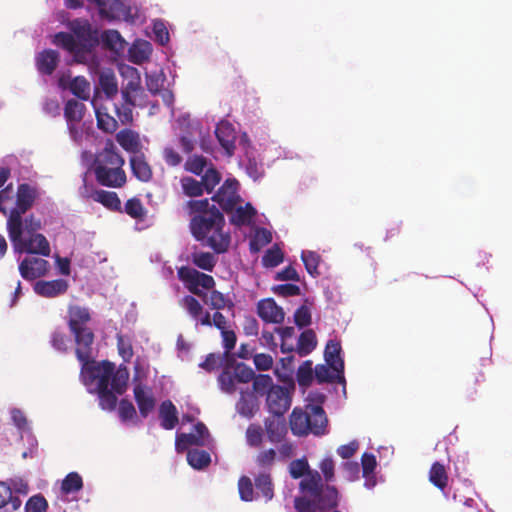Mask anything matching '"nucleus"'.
Segmentation results:
<instances>
[{
	"label": "nucleus",
	"instance_id": "obj_1",
	"mask_svg": "<svg viewBox=\"0 0 512 512\" xmlns=\"http://www.w3.org/2000/svg\"><path fill=\"white\" fill-rule=\"evenodd\" d=\"M92 351L93 348L87 349L86 357H77L81 363L80 380L89 393L98 395L101 409L113 411L117 406V396L126 391L129 371L123 364L116 368L108 360H94Z\"/></svg>",
	"mask_w": 512,
	"mask_h": 512
},
{
	"label": "nucleus",
	"instance_id": "obj_2",
	"mask_svg": "<svg viewBox=\"0 0 512 512\" xmlns=\"http://www.w3.org/2000/svg\"><path fill=\"white\" fill-rule=\"evenodd\" d=\"M186 210L191 216L189 226L193 237L216 254L226 253L231 235L225 230L223 213L208 199L190 200L186 203Z\"/></svg>",
	"mask_w": 512,
	"mask_h": 512
},
{
	"label": "nucleus",
	"instance_id": "obj_3",
	"mask_svg": "<svg viewBox=\"0 0 512 512\" xmlns=\"http://www.w3.org/2000/svg\"><path fill=\"white\" fill-rule=\"evenodd\" d=\"M289 473L293 479L302 478L300 490L316 499L321 510H332L339 504V492L335 486L324 485L320 473L310 470L306 458L293 460L289 464Z\"/></svg>",
	"mask_w": 512,
	"mask_h": 512
},
{
	"label": "nucleus",
	"instance_id": "obj_4",
	"mask_svg": "<svg viewBox=\"0 0 512 512\" xmlns=\"http://www.w3.org/2000/svg\"><path fill=\"white\" fill-rule=\"evenodd\" d=\"M309 403L305 409L294 408L289 419L290 429L296 436L313 434L322 436L327 433L328 419L322 407L325 395L319 392L310 393Z\"/></svg>",
	"mask_w": 512,
	"mask_h": 512
},
{
	"label": "nucleus",
	"instance_id": "obj_5",
	"mask_svg": "<svg viewBox=\"0 0 512 512\" xmlns=\"http://www.w3.org/2000/svg\"><path fill=\"white\" fill-rule=\"evenodd\" d=\"M124 158L119 154L115 143L108 139L104 147L95 155L92 171L95 179L101 186L121 188L127 182L126 172L123 169Z\"/></svg>",
	"mask_w": 512,
	"mask_h": 512
},
{
	"label": "nucleus",
	"instance_id": "obj_6",
	"mask_svg": "<svg viewBox=\"0 0 512 512\" xmlns=\"http://www.w3.org/2000/svg\"><path fill=\"white\" fill-rule=\"evenodd\" d=\"M68 326L74 335L76 348V357L84 358L87 356V349L93 348L94 333L87 327L91 320V314L87 307L79 305H70L68 307Z\"/></svg>",
	"mask_w": 512,
	"mask_h": 512
},
{
	"label": "nucleus",
	"instance_id": "obj_7",
	"mask_svg": "<svg viewBox=\"0 0 512 512\" xmlns=\"http://www.w3.org/2000/svg\"><path fill=\"white\" fill-rule=\"evenodd\" d=\"M7 231L14 252L40 255L42 257L50 256V244L43 234L23 237V226H18V230L16 229L14 232L12 229H7Z\"/></svg>",
	"mask_w": 512,
	"mask_h": 512
},
{
	"label": "nucleus",
	"instance_id": "obj_8",
	"mask_svg": "<svg viewBox=\"0 0 512 512\" xmlns=\"http://www.w3.org/2000/svg\"><path fill=\"white\" fill-rule=\"evenodd\" d=\"M178 278L190 293L200 298L206 296V290H211L215 286V280L211 275L187 266L178 270Z\"/></svg>",
	"mask_w": 512,
	"mask_h": 512
},
{
	"label": "nucleus",
	"instance_id": "obj_9",
	"mask_svg": "<svg viewBox=\"0 0 512 512\" xmlns=\"http://www.w3.org/2000/svg\"><path fill=\"white\" fill-rule=\"evenodd\" d=\"M34 200V190L26 183L20 184L16 195V207L10 210L7 229L14 232L18 230V226H23L22 214L32 207Z\"/></svg>",
	"mask_w": 512,
	"mask_h": 512
},
{
	"label": "nucleus",
	"instance_id": "obj_10",
	"mask_svg": "<svg viewBox=\"0 0 512 512\" xmlns=\"http://www.w3.org/2000/svg\"><path fill=\"white\" fill-rule=\"evenodd\" d=\"M67 27L73 33L81 51H88L98 44V32L92 29L88 20L77 18L69 21Z\"/></svg>",
	"mask_w": 512,
	"mask_h": 512
},
{
	"label": "nucleus",
	"instance_id": "obj_11",
	"mask_svg": "<svg viewBox=\"0 0 512 512\" xmlns=\"http://www.w3.org/2000/svg\"><path fill=\"white\" fill-rule=\"evenodd\" d=\"M293 390V386L291 388L280 385L273 387L266 396L268 411L274 416L283 417L291 406Z\"/></svg>",
	"mask_w": 512,
	"mask_h": 512
},
{
	"label": "nucleus",
	"instance_id": "obj_12",
	"mask_svg": "<svg viewBox=\"0 0 512 512\" xmlns=\"http://www.w3.org/2000/svg\"><path fill=\"white\" fill-rule=\"evenodd\" d=\"M238 181L236 179H227L213 195L212 200L217 202L219 206L225 211L229 212L234 209L240 201L238 195Z\"/></svg>",
	"mask_w": 512,
	"mask_h": 512
},
{
	"label": "nucleus",
	"instance_id": "obj_13",
	"mask_svg": "<svg viewBox=\"0 0 512 512\" xmlns=\"http://www.w3.org/2000/svg\"><path fill=\"white\" fill-rule=\"evenodd\" d=\"M18 269L23 279L33 281L47 275L50 263L41 257L28 256L19 263Z\"/></svg>",
	"mask_w": 512,
	"mask_h": 512
},
{
	"label": "nucleus",
	"instance_id": "obj_14",
	"mask_svg": "<svg viewBox=\"0 0 512 512\" xmlns=\"http://www.w3.org/2000/svg\"><path fill=\"white\" fill-rule=\"evenodd\" d=\"M95 3L102 18L108 20H128L130 8L121 0H88Z\"/></svg>",
	"mask_w": 512,
	"mask_h": 512
},
{
	"label": "nucleus",
	"instance_id": "obj_15",
	"mask_svg": "<svg viewBox=\"0 0 512 512\" xmlns=\"http://www.w3.org/2000/svg\"><path fill=\"white\" fill-rule=\"evenodd\" d=\"M341 345L338 341L329 340L326 344L324 357L327 365L337 373V382L345 386L344 361L340 357Z\"/></svg>",
	"mask_w": 512,
	"mask_h": 512
},
{
	"label": "nucleus",
	"instance_id": "obj_16",
	"mask_svg": "<svg viewBox=\"0 0 512 512\" xmlns=\"http://www.w3.org/2000/svg\"><path fill=\"white\" fill-rule=\"evenodd\" d=\"M257 314L266 323L280 324L284 321L285 313L274 299L266 298L257 304Z\"/></svg>",
	"mask_w": 512,
	"mask_h": 512
},
{
	"label": "nucleus",
	"instance_id": "obj_17",
	"mask_svg": "<svg viewBox=\"0 0 512 512\" xmlns=\"http://www.w3.org/2000/svg\"><path fill=\"white\" fill-rule=\"evenodd\" d=\"M69 283L65 279H55L50 281L39 280L34 286V292L45 298H54L67 292Z\"/></svg>",
	"mask_w": 512,
	"mask_h": 512
},
{
	"label": "nucleus",
	"instance_id": "obj_18",
	"mask_svg": "<svg viewBox=\"0 0 512 512\" xmlns=\"http://www.w3.org/2000/svg\"><path fill=\"white\" fill-rule=\"evenodd\" d=\"M264 428L268 440L273 444H279L285 440L287 426L283 417L272 416L264 420Z\"/></svg>",
	"mask_w": 512,
	"mask_h": 512
},
{
	"label": "nucleus",
	"instance_id": "obj_19",
	"mask_svg": "<svg viewBox=\"0 0 512 512\" xmlns=\"http://www.w3.org/2000/svg\"><path fill=\"white\" fill-rule=\"evenodd\" d=\"M215 135L227 156H232L234 154L236 141V132L232 124L227 121L220 122L216 126Z\"/></svg>",
	"mask_w": 512,
	"mask_h": 512
},
{
	"label": "nucleus",
	"instance_id": "obj_20",
	"mask_svg": "<svg viewBox=\"0 0 512 512\" xmlns=\"http://www.w3.org/2000/svg\"><path fill=\"white\" fill-rule=\"evenodd\" d=\"M60 54L56 50L45 49L35 57V65L40 74L50 76L56 70Z\"/></svg>",
	"mask_w": 512,
	"mask_h": 512
},
{
	"label": "nucleus",
	"instance_id": "obj_21",
	"mask_svg": "<svg viewBox=\"0 0 512 512\" xmlns=\"http://www.w3.org/2000/svg\"><path fill=\"white\" fill-rule=\"evenodd\" d=\"M134 397L142 417H147L155 407V399L152 390L148 387L137 384L134 387Z\"/></svg>",
	"mask_w": 512,
	"mask_h": 512
},
{
	"label": "nucleus",
	"instance_id": "obj_22",
	"mask_svg": "<svg viewBox=\"0 0 512 512\" xmlns=\"http://www.w3.org/2000/svg\"><path fill=\"white\" fill-rule=\"evenodd\" d=\"M116 140L119 145L131 155L142 153V144L139 136L132 130L124 129L116 134Z\"/></svg>",
	"mask_w": 512,
	"mask_h": 512
},
{
	"label": "nucleus",
	"instance_id": "obj_23",
	"mask_svg": "<svg viewBox=\"0 0 512 512\" xmlns=\"http://www.w3.org/2000/svg\"><path fill=\"white\" fill-rule=\"evenodd\" d=\"M132 174L142 182H148L152 178V169L146 161L144 153L131 155L129 158Z\"/></svg>",
	"mask_w": 512,
	"mask_h": 512
},
{
	"label": "nucleus",
	"instance_id": "obj_24",
	"mask_svg": "<svg viewBox=\"0 0 512 512\" xmlns=\"http://www.w3.org/2000/svg\"><path fill=\"white\" fill-rule=\"evenodd\" d=\"M258 409L257 397L253 392L241 391L240 399L236 403L237 412L246 418H252Z\"/></svg>",
	"mask_w": 512,
	"mask_h": 512
},
{
	"label": "nucleus",
	"instance_id": "obj_25",
	"mask_svg": "<svg viewBox=\"0 0 512 512\" xmlns=\"http://www.w3.org/2000/svg\"><path fill=\"white\" fill-rule=\"evenodd\" d=\"M228 213H231V224L241 227L249 225L252 222L253 217L256 215V210L250 203H246L244 206H235L234 209Z\"/></svg>",
	"mask_w": 512,
	"mask_h": 512
},
{
	"label": "nucleus",
	"instance_id": "obj_26",
	"mask_svg": "<svg viewBox=\"0 0 512 512\" xmlns=\"http://www.w3.org/2000/svg\"><path fill=\"white\" fill-rule=\"evenodd\" d=\"M428 479L434 487L444 492L449 482V476L445 466L438 461L434 462L430 467Z\"/></svg>",
	"mask_w": 512,
	"mask_h": 512
},
{
	"label": "nucleus",
	"instance_id": "obj_27",
	"mask_svg": "<svg viewBox=\"0 0 512 512\" xmlns=\"http://www.w3.org/2000/svg\"><path fill=\"white\" fill-rule=\"evenodd\" d=\"M152 52L151 44L146 40H136L128 50L129 60L135 64H142Z\"/></svg>",
	"mask_w": 512,
	"mask_h": 512
},
{
	"label": "nucleus",
	"instance_id": "obj_28",
	"mask_svg": "<svg viewBox=\"0 0 512 512\" xmlns=\"http://www.w3.org/2000/svg\"><path fill=\"white\" fill-rule=\"evenodd\" d=\"M93 200L111 211L122 212L121 201L116 192L96 190L93 194Z\"/></svg>",
	"mask_w": 512,
	"mask_h": 512
},
{
	"label": "nucleus",
	"instance_id": "obj_29",
	"mask_svg": "<svg viewBox=\"0 0 512 512\" xmlns=\"http://www.w3.org/2000/svg\"><path fill=\"white\" fill-rule=\"evenodd\" d=\"M85 112V104L76 99H69L64 107V117L67 123H80Z\"/></svg>",
	"mask_w": 512,
	"mask_h": 512
},
{
	"label": "nucleus",
	"instance_id": "obj_30",
	"mask_svg": "<svg viewBox=\"0 0 512 512\" xmlns=\"http://www.w3.org/2000/svg\"><path fill=\"white\" fill-rule=\"evenodd\" d=\"M316 345L315 332L312 329H307L300 334L295 350L299 356L304 357L310 354L316 348Z\"/></svg>",
	"mask_w": 512,
	"mask_h": 512
},
{
	"label": "nucleus",
	"instance_id": "obj_31",
	"mask_svg": "<svg viewBox=\"0 0 512 512\" xmlns=\"http://www.w3.org/2000/svg\"><path fill=\"white\" fill-rule=\"evenodd\" d=\"M277 459V451L274 448H268L263 449L256 454L254 463L260 470H262V472L270 473Z\"/></svg>",
	"mask_w": 512,
	"mask_h": 512
},
{
	"label": "nucleus",
	"instance_id": "obj_32",
	"mask_svg": "<svg viewBox=\"0 0 512 512\" xmlns=\"http://www.w3.org/2000/svg\"><path fill=\"white\" fill-rule=\"evenodd\" d=\"M255 487L262 494L266 501L274 497V485L269 472H260L255 477Z\"/></svg>",
	"mask_w": 512,
	"mask_h": 512
},
{
	"label": "nucleus",
	"instance_id": "obj_33",
	"mask_svg": "<svg viewBox=\"0 0 512 512\" xmlns=\"http://www.w3.org/2000/svg\"><path fill=\"white\" fill-rule=\"evenodd\" d=\"M201 299L206 305L217 311L222 310L225 307L232 308L234 306L233 302L226 298L223 293L214 289H211L209 295L206 292V296L201 297Z\"/></svg>",
	"mask_w": 512,
	"mask_h": 512
},
{
	"label": "nucleus",
	"instance_id": "obj_34",
	"mask_svg": "<svg viewBox=\"0 0 512 512\" xmlns=\"http://www.w3.org/2000/svg\"><path fill=\"white\" fill-rule=\"evenodd\" d=\"M179 423L178 411L170 400L162 401V427L171 430Z\"/></svg>",
	"mask_w": 512,
	"mask_h": 512
},
{
	"label": "nucleus",
	"instance_id": "obj_35",
	"mask_svg": "<svg viewBox=\"0 0 512 512\" xmlns=\"http://www.w3.org/2000/svg\"><path fill=\"white\" fill-rule=\"evenodd\" d=\"M99 85L108 99H113L118 93V84L113 72H102L99 76Z\"/></svg>",
	"mask_w": 512,
	"mask_h": 512
},
{
	"label": "nucleus",
	"instance_id": "obj_36",
	"mask_svg": "<svg viewBox=\"0 0 512 512\" xmlns=\"http://www.w3.org/2000/svg\"><path fill=\"white\" fill-rule=\"evenodd\" d=\"M9 504L12 510L16 511L21 507L22 501L18 496H13L12 489L7 483L0 481V508Z\"/></svg>",
	"mask_w": 512,
	"mask_h": 512
},
{
	"label": "nucleus",
	"instance_id": "obj_37",
	"mask_svg": "<svg viewBox=\"0 0 512 512\" xmlns=\"http://www.w3.org/2000/svg\"><path fill=\"white\" fill-rule=\"evenodd\" d=\"M192 263L198 268L212 272L217 263V258L210 252H193L191 254Z\"/></svg>",
	"mask_w": 512,
	"mask_h": 512
},
{
	"label": "nucleus",
	"instance_id": "obj_38",
	"mask_svg": "<svg viewBox=\"0 0 512 512\" xmlns=\"http://www.w3.org/2000/svg\"><path fill=\"white\" fill-rule=\"evenodd\" d=\"M53 43L70 53L78 55L81 51L73 34L67 32H58L54 35Z\"/></svg>",
	"mask_w": 512,
	"mask_h": 512
},
{
	"label": "nucleus",
	"instance_id": "obj_39",
	"mask_svg": "<svg viewBox=\"0 0 512 512\" xmlns=\"http://www.w3.org/2000/svg\"><path fill=\"white\" fill-rule=\"evenodd\" d=\"M181 306L188 314L200 324L201 317L205 314L202 304L192 295H186L181 300Z\"/></svg>",
	"mask_w": 512,
	"mask_h": 512
},
{
	"label": "nucleus",
	"instance_id": "obj_40",
	"mask_svg": "<svg viewBox=\"0 0 512 512\" xmlns=\"http://www.w3.org/2000/svg\"><path fill=\"white\" fill-rule=\"evenodd\" d=\"M83 479L77 472L68 473L61 483V491L65 495L76 493L82 490Z\"/></svg>",
	"mask_w": 512,
	"mask_h": 512
},
{
	"label": "nucleus",
	"instance_id": "obj_41",
	"mask_svg": "<svg viewBox=\"0 0 512 512\" xmlns=\"http://www.w3.org/2000/svg\"><path fill=\"white\" fill-rule=\"evenodd\" d=\"M187 461L195 469H203L211 462L210 454L204 450L192 449L187 453Z\"/></svg>",
	"mask_w": 512,
	"mask_h": 512
},
{
	"label": "nucleus",
	"instance_id": "obj_42",
	"mask_svg": "<svg viewBox=\"0 0 512 512\" xmlns=\"http://www.w3.org/2000/svg\"><path fill=\"white\" fill-rule=\"evenodd\" d=\"M252 388L253 393L263 396L268 395V392L275 387L276 385L273 384V379L270 375L267 374H259L257 376L254 375V378L252 379Z\"/></svg>",
	"mask_w": 512,
	"mask_h": 512
},
{
	"label": "nucleus",
	"instance_id": "obj_43",
	"mask_svg": "<svg viewBox=\"0 0 512 512\" xmlns=\"http://www.w3.org/2000/svg\"><path fill=\"white\" fill-rule=\"evenodd\" d=\"M73 95L81 100H88L90 97V83L81 76L75 77L69 85Z\"/></svg>",
	"mask_w": 512,
	"mask_h": 512
},
{
	"label": "nucleus",
	"instance_id": "obj_44",
	"mask_svg": "<svg viewBox=\"0 0 512 512\" xmlns=\"http://www.w3.org/2000/svg\"><path fill=\"white\" fill-rule=\"evenodd\" d=\"M200 325L215 326L220 332L229 328L228 321L220 310L216 311L212 316L209 312H205L200 319Z\"/></svg>",
	"mask_w": 512,
	"mask_h": 512
},
{
	"label": "nucleus",
	"instance_id": "obj_45",
	"mask_svg": "<svg viewBox=\"0 0 512 512\" xmlns=\"http://www.w3.org/2000/svg\"><path fill=\"white\" fill-rule=\"evenodd\" d=\"M104 44L111 50L120 51L125 48L126 42L117 30H107L102 34Z\"/></svg>",
	"mask_w": 512,
	"mask_h": 512
},
{
	"label": "nucleus",
	"instance_id": "obj_46",
	"mask_svg": "<svg viewBox=\"0 0 512 512\" xmlns=\"http://www.w3.org/2000/svg\"><path fill=\"white\" fill-rule=\"evenodd\" d=\"M284 260V254L280 247L275 244L268 249L262 257V264L264 267L273 268L281 264Z\"/></svg>",
	"mask_w": 512,
	"mask_h": 512
},
{
	"label": "nucleus",
	"instance_id": "obj_47",
	"mask_svg": "<svg viewBox=\"0 0 512 512\" xmlns=\"http://www.w3.org/2000/svg\"><path fill=\"white\" fill-rule=\"evenodd\" d=\"M9 414L12 424L20 433L30 431L29 420L22 409L16 407L11 408Z\"/></svg>",
	"mask_w": 512,
	"mask_h": 512
},
{
	"label": "nucleus",
	"instance_id": "obj_48",
	"mask_svg": "<svg viewBox=\"0 0 512 512\" xmlns=\"http://www.w3.org/2000/svg\"><path fill=\"white\" fill-rule=\"evenodd\" d=\"M245 436L250 447L259 448L263 443V429L259 424H250L246 429Z\"/></svg>",
	"mask_w": 512,
	"mask_h": 512
},
{
	"label": "nucleus",
	"instance_id": "obj_49",
	"mask_svg": "<svg viewBox=\"0 0 512 512\" xmlns=\"http://www.w3.org/2000/svg\"><path fill=\"white\" fill-rule=\"evenodd\" d=\"M296 379L301 387H308L312 383L313 368L311 360H306L299 366L296 373Z\"/></svg>",
	"mask_w": 512,
	"mask_h": 512
},
{
	"label": "nucleus",
	"instance_id": "obj_50",
	"mask_svg": "<svg viewBox=\"0 0 512 512\" xmlns=\"http://www.w3.org/2000/svg\"><path fill=\"white\" fill-rule=\"evenodd\" d=\"M301 259L304 263L306 271L313 277L319 275L318 266L320 263V256L313 251H303Z\"/></svg>",
	"mask_w": 512,
	"mask_h": 512
},
{
	"label": "nucleus",
	"instance_id": "obj_51",
	"mask_svg": "<svg viewBox=\"0 0 512 512\" xmlns=\"http://www.w3.org/2000/svg\"><path fill=\"white\" fill-rule=\"evenodd\" d=\"M294 508L296 512H325L326 510H321L316 499L313 497H296L294 499Z\"/></svg>",
	"mask_w": 512,
	"mask_h": 512
},
{
	"label": "nucleus",
	"instance_id": "obj_52",
	"mask_svg": "<svg viewBox=\"0 0 512 512\" xmlns=\"http://www.w3.org/2000/svg\"><path fill=\"white\" fill-rule=\"evenodd\" d=\"M182 188L184 193L189 197H197L203 194L205 190L203 187V183L192 177H184L181 180Z\"/></svg>",
	"mask_w": 512,
	"mask_h": 512
},
{
	"label": "nucleus",
	"instance_id": "obj_53",
	"mask_svg": "<svg viewBox=\"0 0 512 512\" xmlns=\"http://www.w3.org/2000/svg\"><path fill=\"white\" fill-rule=\"evenodd\" d=\"M272 241V234L265 228L256 231L254 238L250 241V250L258 252L262 247L268 245Z\"/></svg>",
	"mask_w": 512,
	"mask_h": 512
},
{
	"label": "nucleus",
	"instance_id": "obj_54",
	"mask_svg": "<svg viewBox=\"0 0 512 512\" xmlns=\"http://www.w3.org/2000/svg\"><path fill=\"white\" fill-rule=\"evenodd\" d=\"M48 502L42 494L31 496L24 506L25 512H47Z\"/></svg>",
	"mask_w": 512,
	"mask_h": 512
},
{
	"label": "nucleus",
	"instance_id": "obj_55",
	"mask_svg": "<svg viewBox=\"0 0 512 512\" xmlns=\"http://www.w3.org/2000/svg\"><path fill=\"white\" fill-rule=\"evenodd\" d=\"M235 376L234 373L230 371L228 367L223 369V371L218 376V383L222 391L232 394L235 392Z\"/></svg>",
	"mask_w": 512,
	"mask_h": 512
},
{
	"label": "nucleus",
	"instance_id": "obj_56",
	"mask_svg": "<svg viewBox=\"0 0 512 512\" xmlns=\"http://www.w3.org/2000/svg\"><path fill=\"white\" fill-rule=\"evenodd\" d=\"M220 181L221 175L213 166L209 167L201 178L202 185L208 193H211Z\"/></svg>",
	"mask_w": 512,
	"mask_h": 512
},
{
	"label": "nucleus",
	"instance_id": "obj_57",
	"mask_svg": "<svg viewBox=\"0 0 512 512\" xmlns=\"http://www.w3.org/2000/svg\"><path fill=\"white\" fill-rule=\"evenodd\" d=\"M97 126L107 133H113L118 128L117 121L110 115L96 110Z\"/></svg>",
	"mask_w": 512,
	"mask_h": 512
},
{
	"label": "nucleus",
	"instance_id": "obj_58",
	"mask_svg": "<svg viewBox=\"0 0 512 512\" xmlns=\"http://www.w3.org/2000/svg\"><path fill=\"white\" fill-rule=\"evenodd\" d=\"M124 211L131 218L134 219H142L145 215V209L140 201V199L134 197L128 199L124 206Z\"/></svg>",
	"mask_w": 512,
	"mask_h": 512
},
{
	"label": "nucleus",
	"instance_id": "obj_59",
	"mask_svg": "<svg viewBox=\"0 0 512 512\" xmlns=\"http://www.w3.org/2000/svg\"><path fill=\"white\" fill-rule=\"evenodd\" d=\"M239 496L242 501L251 502L254 499V489L252 481L247 476L240 477L238 481Z\"/></svg>",
	"mask_w": 512,
	"mask_h": 512
},
{
	"label": "nucleus",
	"instance_id": "obj_60",
	"mask_svg": "<svg viewBox=\"0 0 512 512\" xmlns=\"http://www.w3.org/2000/svg\"><path fill=\"white\" fill-rule=\"evenodd\" d=\"M117 348L118 353L124 360V362H129L133 357V348L131 341L128 337L123 336L121 334L117 335Z\"/></svg>",
	"mask_w": 512,
	"mask_h": 512
},
{
	"label": "nucleus",
	"instance_id": "obj_61",
	"mask_svg": "<svg viewBox=\"0 0 512 512\" xmlns=\"http://www.w3.org/2000/svg\"><path fill=\"white\" fill-rule=\"evenodd\" d=\"M207 166V159L203 156L194 155L185 163V169L195 175H201Z\"/></svg>",
	"mask_w": 512,
	"mask_h": 512
},
{
	"label": "nucleus",
	"instance_id": "obj_62",
	"mask_svg": "<svg viewBox=\"0 0 512 512\" xmlns=\"http://www.w3.org/2000/svg\"><path fill=\"white\" fill-rule=\"evenodd\" d=\"M235 379L239 383H248L254 378V371L252 368L244 363H238L233 369Z\"/></svg>",
	"mask_w": 512,
	"mask_h": 512
},
{
	"label": "nucleus",
	"instance_id": "obj_63",
	"mask_svg": "<svg viewBox=\"0 0 512 512\" xmlns=\"http://www.w3.org/2000/svg\"><path fill=\"white\" fill-rule=\"evenodd\" d=\"M202 446V442L196 434H180L176 438V446L179 450L187 449L189 446Z\"/></svg>",
	"mask_w": 512,
	"mask_h": 512
},
{
	"label": "nucleus",
	"instance_id": "obj_64",
	"mask_svg": "<svg viewBox=\"0 0 512 512\" xmlns=\"http://www.w3.org/2000/svg\"><path fill=\"white\" fill-rule=\"evenodd\" d=\"M272 291L282 297H289V296H297L300 295L301 290L300 287L296 284L292 283H286V284H280L272 287Z\"/></svg>",
	"mask_w": 512,
	"mask_h": 512
}]
</instances>
